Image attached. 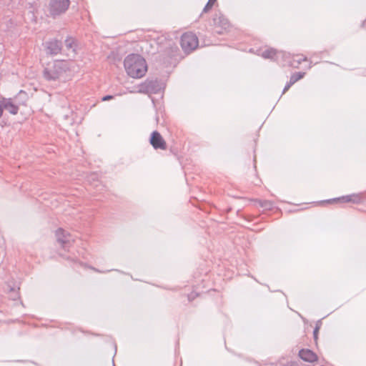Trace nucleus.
I'll return each mask as SVG.
<instances>
[{
    "instance_id": "obj_1",
    "label": "nucleus",
    "mask_w": 366,
    "mask_h": 366,
    "mask_svg": "<svg viewBox=\"0 0 366 366\" xmlns=\"http://www.w3.org/2000/svg\"><path fill=\"white\" fill-rule=\"evenodd\" d=\"M124 65L127 74L132 78H142L147 71L146 61L139 54H129L124 59Z\"/></svg>"
},
{
    "instance_id": "obj_2",
    "label": "nucleus",
    "mask_w": 366,
    "mask_h": 366,
    "mask_svg": "<svg viewBox=\"0 0 366 366\" xmlns=\"http://www.w3.org/2000/svg\"><path fill=\"white\" fill-rule=\"evenodd\" d=\"M69 63L64 60L54 61L44 69V77L49 81H55L62 77L69 70Z\"/></svg>"
},
{
    "instance_id": "obj_3",
    "label": "nucleus",
    "mask_w": 366,
    "mask_h": 366,
    "mask_svg": "<svg viewBox=\"0 0 366 366\" xmlns=\"http://www.w3.org/2000/svg\"><path fill=\"white\" fill-rule=\"evenodd\" d=\"M180 44L185 52H191L198 46V38L192 32H186L181 36Z\"/></svg>"
},
{
    "instance_id": "obj_4",
    "label": "nucleus",
    "mask_w": 366,
    "mask_h": 366,
    "mask_svg": "<svg viewBox=\"0 0 366 366\" xmlns=\"http://www.w3.org/2000/svg\"><path fill=\"white\" fill-rule=\"evenodd\" d=\"M69 0H51L49 3V11L52 16L64 13L69 8Z\"/></svg>"
},
{
    "instance_id": "obj_5",
    "label": "nucleus",
    "mask_w": 366,
    "mask_h": 366,
    "mask_svg": "<svg viewBox=\"0 0 366 366\" xmlns=\"http://www.w3.org/2000/svg\"><path fill=\"white\" fill-rule=\"evenodd\" d=\"M214 24L215 26V31L217 34H222L229 26L228 19L222 14H216L213 19Z\"/></svg>"
},
{
    "instance_id": "obj_6",
    "label": "nucleus",
    "mask_w": 366,
    "mask_h": 366,
    "mask_svg": "<svg viewBox=\"0 0 366 366\" xmlns=\"http://www.w3.org/2000/svg\"><path fill=\"white\" fill-rule=\"evenodd\" d=\"M56 237L58 242L64 249L69 247L71 245V242L74 241L71 239V234L61 228L56 231Z\"/></svg>"
},
{
    "instance_id": "obj_7",
    "label": "nucleus",
    "mask_w": 366,
    "mask_h": 366,
    "mask_svg": "<svg viewBox=\"0 0 366 366\" xmlns=\"http://www.w3.org/2000/svg\"><path fill=\"white\" fill-rule=\"evenodd\" d=\"M149 143L154 149H167V143L163 139L160 133L157 131H154L150 136Z\"/></svg>"
},
{
    "instance_id": "obj_8",
    "label": "nucleus",
    "mask_w": 366,
    "mask_h": 366,
    "mask_svg": "<svg viewBox=\"0 0 366 366\" xmlns=\"http://www.w3.org/2000/svg\"><path fill=\"white\" fill-rule=\"evenodd\" d=\"M62 44L57 39H51L45 43V49L46 54L56 55L61 51Z\"/></svg>"
},
{
    "instance_id": "obj_9",
    "label": "nucleus",
    "mask_w": 366,
    "mask_h": 366,
    "mask_svg": "<svg viewBox=\"0 0 366 366\" xmlns=\"http://www.w3.org/2000/svg\"><path fill=\"white\" fill-rule=\"evenodd\" d=\"M1 105L3 106V109H5L11 114H16L19 112V107L14 104L12 99L9 98H3L1 100Z\"/></svg>"
},
{
    "instance_id": "obj_10",
    "label": "nucleus",
    "mask_w": 366,
    "mask_h": 366,
    "mask_svg": "<svg viewBox=\"0 0 366 366\" xmlns=\"http://www.w3.org/2000/svg\"><path fill=\"white\" fill-rule=\"evenodd\" d=\"M299 356L302 360L308 362H314L317 360V355L309 349L300 350Z\"/></svg>"
},
{
    "instance_id": "obj_11",
    "label": "nucleus",
    "mask_w": 366,
    "mask_h": 366,
    "mask_svg": "<svg viewBox=\"0 0 366 366\" xmlns=\"http://www.w3.org/2000/svg\"><path fill=\"white\" fill-rule=\"evenodd\" d=\"M360 197L356 194H350V195H346L342 196L339 198L333 199L332 201L336 202H353V203H357L360 202Z\"/></svg>"
},
{
    "instance_id": "obj_12",
    "label": "nucleus",
    "mask_w": 366,
    "mask_h": 366,
    "mask_svg": "<svg viewBox=\"0 0 366 366\" xmlns=\"http://www.w3.org/2000/svg\"><path fill=\"white\" fill-rule=\"evenodd\" d=\"M307 61V57L306 56H304L302 55H298L297 54L296 55V59H295V61H289L287 62V66H292V67H295V68H297L299 66V65L302 62V61Z\"/></svg>"
},
{
    "instance_id": "obj_13",
    "label": "nucleus",
    "mask_w": 366,
    "mask_h": 366,
    "mask_svg": "<svg viewBox=\"0 0 366 366\" xmlns=\"http://www.w3.org/2000/svg\"><path fill=\"white\" fill-rule=\"evenodd\" d=\"M276 55V51L274 49H268L262 51V56L264 59H273Z\"/></svg>"
},
{
    "instance_id": "obj_14",
    "label": "nucleus",
    "mask_w": 366,
    "mask_h": 366,
    "mask_svg": "<svg viewBox=\"0 0 366 366\" xmlns=\"http://www.w3.org/2000/svg\"><path fill=\"white\" fill-rule=\"evenodd\" d=\"M65 46L67 49L75 51V40L72 37L69 36L65 39Z\"/></svg>"
},
{
    "instance_id": "obj_15",
    "label": "nucleus",
    "mask_w": 366,
    "mask_h": 366,
    "mask_svg": "<svg viewBox=\"0 0 366 366\" xmlns=\"http://www.w3.org/2000/svg\"><path fill=\"white\" fill-rule=\"evenodd\" d=\"M305 76V72H295L290 76V84H295Z\"/></svg>"
},
{
    "instance_id": "obj_16",
    "label": "nucleus",
    "mask_w": 366,
    "mask_h": 366,
    "mask_svg": "<svg viewBox=\"0 0 366 366\" xmlns=\"http://www.w3.org/2000/svg\"><path fill=\"white\" fill-rule=\"evenodd\" d=\"M282 56L284 58V61H285L284 65L285 66V65L287 66V62L289 61L295 62L296 55H291L290 54H283Z\"/></svg>"
},
{
    "instance_id": "obj_17",
    "label": "nucleus",
    "mask_w": 366,
    "mask_h": 366,
    "mask_svg": "<svg viewBox=\"0 0 366 366\" xmlns=\"http://www.w3.org/2000/svg\"><path fill=\"white\" fill-rule=\"evenodd\" d=\"M217 0H209L207 4L204 6L202 12L207 13L209 10H210Z\"/></svg>"
},
{
    "instance_id": "obj_18",
    "label": "nucleus",
    "mask_w": 366,
    "mask_h": 366,
    "mask_svg": "<svg viewBox=\"0 0 366 366\" xmlns=\"http://www.w3.org/2000/svg\"><path fill=\"white\" fill-rule=\"evenodd\" d=\"M259 205L263 207V208H265V209H271L272 207V203L269 201H267V200H264V201H259Z\"/></svg>"
},
{
    "instance_id": "obj_19",
    "label": "nucleus",
    "mask_w": 366,
    "mask_h": 366,
    "mask_svg": "<svg viewBox=\"0 0 366 366\" xmlns=\"http://www.w3.org/2000/svg\"><path fill=\"white\" fill-rule=\"evenodd\" d=\"M294 84H290V80L285 86L282 94L285 93Z\"/></svg>"
},
{
    "instance_id": "obj_20",
    "label": "nucleus",
    "mask_w": 366,
    "mask_h": 366,
    "mask_svg": "<svg viewBox=\"0 0 366 366\" xmlns=\"http://www.w3.org/2000/svg\"><path fill=\"white\" fill-rule=\"evenodd\" d=\"M319 326L317 325L315 327V328L314 329V331H313V336H314V339L316 340L317 339V335H318V332H319Z\"/></svg>"
},
{
    "instance_id": "obj_21",
    "label": "nucleus",
    "mask_w": 366,
    "mask_h": 366,
    "mask_svg": "<svg viewBox=\"0 0 366 366\" xmlns=\"http://www.w3.org/2000/svg\"><path fill=\"white\" fill-rule=\"evenodd\" d=\"M113 99V96L112 95H106L102 97V101H108Z\"/></svg>"
},
{
    "instance_id": "obj_22",
    "label": "nucleus",
    "mask_w": 366,
    "mask_h": 366,
    "mask_svg": "<svg viewBox=\"0 0 366 366\" xmlns=\"http://www.w3.org/2000/svg\"><path fill=\"white\" fill-rule=\"evenodd\" d=\"M3 114V106L1 105V102H0V118Z\"/></svg>"
},
{
    "instance_id": "obj_23",
    "label": "nucleus",
    "mask_w": 366,
    "mask_h": 366,
    "mask_svg": "<svg viewBox=\"0 0 366 366\" xmlns=\"http://www.w3.org/2000/svg\"><path fill=\"white\" fill-rule=\"evenodd\" d=\"M194 295H193V293H191L190 295H188V299L189 300H192V299L194 298Z\"/></svg>"
},
{
    "instance_id": "obj_24",
    "label": "nucleus",
    "mask_w": 366,
    "mask_h": 366,
    "mask_svg": "<svg viewBox=\"0 0 366 366\" xmlns=\"http://www.w3.org/2000/svg\"><path fill=\"white\" fill-rule=\"evenodd\" d=\"M17 297H19V294L18 292H16L15 296L13 298L15 300Z\"/></svg>"
},
{
    "instance_id": "obj_25",
    "label": "nucleus",
    "mask_w": 366,
    "mask_h": 366,
    "mask_svg": "<svg viewBox=\"0 0 366 366\" xmlns=\"http://www.w3.org/2000/svg\"><path fill=\"white\" fill-rule=\"evenodd\" d=\"M10 291H11V292H16V290H15V288H14V287H11V288H10Z\"/></svg>"
},
{
    "instance_id": "obj_26",
    "label": "nucleus",
    "mask_w": 366,
    "mask_h": 366,
    "mask_svg": "<svg viewBox=\"0 0 366 366\" xmlns=\"http://www.w3.org/2000/svg\"><path fill=\"white\" fill-rule=\"evenodd\" d=\"M93 269H94V270H95V271H97V272H104V271H99V270L96 269H94V268H93Z\"/></svg>"
}]
</instances>
